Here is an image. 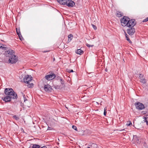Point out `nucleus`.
<instances>
[{
  "instance_id": "nucleus-40",
  "label": "nucleus",
  "mask_w": 148,
  "mask_h": 148,
  "mask_svg": "<svg viewBox=\"0 0 148 148\" xmlns=\"http://www.w3.org/2000/svg\"><path fill=\"white\" fill-rule=\"evenodd\" d=\"M56 77V79H57V80H58V79L60 80V79H59V78L58 77V78H57V77Z\"/></svg>"
},
{
  "instance_id": "nucleus-26",
  "label": "nucleus",
  "mask_w": 148,
  "mask_h": 148,
  "mask_svg": "<svg viewBox=\"0 0 148 148\" xmlns=\"http://www.w3.org/2000/svg\"><path fill=\"white\" fill-rule=\"evenodd\" d=\"M86 45L87 47H92L94 46V45H90L88 43H86Z\"/></svg>"
},
{
  "instance_id": "nucleus-9",
  "label": "nucleus",
  "mask_w": 148,
  "mask_h": 148,
  "mask_svg": "<svg viewBox=\"0 0 148 148\" xmlns=\"http://www.w3.org/2000/svg\"><path fill=\"white\" fill-rule=\"evenodd\" d=\"M56 77V76L53 73H52L51 74H49L46 75L45 77V79L47 80H50L54 79Z\"/></svg>"
},
{
  "instance_id": "nucleus-10",
  "label": "nucleus",
  "mask_w": 148,
  "mask_h": 148,
  "mask_svg": "<svg viewBox=\"0 0 148 148\" xmlns=\"http://www.w3.org/2000/svg\"><path fill=\"white\" fill-rule=\"evenodd\" d=\"M44 89L45 91L48 92H51L52 90V87L49 84L45 85L44 86Z\"/></svg>"
},
{
  "instance_id": "nucleus-3",
  "label": "nucleus",
  "mask_w": 148,
  "mask_h": 148,
  "mask_svg": "<svg viewBox=\"0 0 148 148\" xmlns=\"http://www.w3.org/2000/svg\"><path fill=\"white\" fill-rule=\"evenodd\" d=\"M60 4L66 5L69 7H73L75 5V2L71 0H57Z\"/></svg>"
},
{
  "instance_id": "nucleus-41",
  "label": "nucleus",
  "mask_w": 148,
  "mask_h": 148,
  "mask_svg": "<svg viewBox=\"0 0 148 148\" xmlns=\"http://www.w3.org/2000/svg\"><path fill=\"white\" fill-rule=\"evenodd\" d=\"M130 43H131L132 42L130 40V41H128Z\"/></svg>"
},
{
  "instance_id": "nucleus-5",
  "label": "nucleus",
  "mask_w": 148,
  "mask_h": 148,
  "mask_svg": "<svg viewBox=\"0 0 148 148\" xmlns=\"http://www.w3.org/2000/svg\"><path fill=\"white\" fill-rule=\"evenodd\" d=\"M136 24V22L135 19H130L127 22L126 27H134Z\"/></svg>"
},
{
  "instance_id": "nucleus-8",
  "label": "nucleus",
  "mask_w": 148,
  "mask_h": 148,
  "mask_svg": "<svg viewBox=\"0 0 148 148\" xmlns=\"http://www.w3.org/2000/svg\"><path fill=\"white\" fill-rule=\"evenodd\" d=\"M137 109L139 110H142L145 108L144 105L140 102L136 103L134 104Z\"/></svg>"
},
{
  "instance_id": "nucleus-18",
  "label": "nucleus",
  "mask_w": 148,
  "mask_h": 148,
  "mask_svg": "<svg viewBox=\"0 0 148 148\" xmlns=\"http://www.w3.org/2000/svg\"><path fill=\"white\" fill-rule=\"evenodd\" d=\"M140 81L143 84H145L146 82V80L145 78H143V77L140 79Z\"/></svg>"
},
{
  "instance_id": "nucleus-44",
  "label": "nucleus",
  "mask_w": 148,
  "mask_h": 148,
  "mask_svg": "<svg viewBox=\"0 0 148 148\" xmlns=\"http://www.w3.org/2000/svg\"><path fill=\"white\" fill-rule=\"evenodd\" d=\"M146 19L147 20V21H148V17L147 18H146Z\"/></svg>"
},
{
  "instance_id": "nucleus-42",
  "label": "nucleus",
  "mask_w": 148,
  "mask_h": 148,
  "mask_svg": "<svg viewBox=\"0 0 148 148\" xmlns=\"http://www.w3.org/2000/svg\"><path fill=\"white\" fill-rule=\"evenodd\" d=\"M130 43H131L132 42L130 40V41H128Z\"/></svg>"
},
{
  "instance_id": "nucleus-23",
  "label": "nucleus",
  "mask_w": 148,
  "mask_h": 148,
  "mask_svg": "<svg viewBox=\"0 0 148 148\" xmlns=\"http://www.w3.org/2000/svg\"><path fill=\"white\" fill-rule=\"evenodd\" d=\"M125 36L127 40L128 41H130V39L128 37V35L126 34V33L125 32Z\"/></svg>"
},
{
  "instance_id": "nucleus-19",
  "label": "nucleus",
  "mask_w": 148,
  "mask_h": 148,
  "mask_svg": "<svg viewBox=\"0 0 148 148\" xmlns=\"http://www.w3.org/2000/svg\"><path fill=\"white\" fill-rule=\"evenodd\" d=\"M58 77L59 78V79H60V82L61 84L63 85L64 83V81L62 79V78L60 77H57V78Z\"/></svg>"
},
{
  "instance_id": "nucleus-36",
  "label": "nucleus",
  "mask_w": 148,
  "mask_h": 148,
  "mask_svg": "<svg viewBox=\"0 0 148 148\" xmlns=\"http://www.w3.org/2000/svg\"><path fill=\"white\" fill-rule=\"evenodd\" d=\"M73 72V71L72 69L69 70V72H70V73Z\"/></svg>"
},
{
  "instance_id": "nucleus-6",
  "label": "nucleus",
  "mask_w": 148,
  "mask_h": 148,
  "mask_svg": "<svg viewBox=\"0 0 148 148\" xmlns=\"http://www.w3.org/2000/svg\"><path fill=\"white\" fill-rule=\"evenodd\" d=\"M32 80V77L31 75H25L23 79V81L25 83L29 84Z\"/></svg>"
},
{
  "instance_id": "nucleus-29",
  "label": "nucleus",
  "mask_w": 148,
  "mask_h": 148,
  "mask_svg": "<svg viewBox=\"0 0 148 148\" xmlns=\"http://www.w3.org/2000/svg\"><path fill=\"white\" fill-rule=\"evenodd\" d=\"M144 75L142 74H139V77L140 79L141 78H143V77Z\"/></svg>"
},
{
  "instance_id": "nucleus-34",
  "label": "nucleus",
  "mask_w": 148,
  "mask_h": 148,
  "mask_svg": "<svg viewBox=\"0 0 148 148\" xmlns=\"http://www.w3.org/2000/svg\"><path fill=\"white\" fill-rule=\"evenodd\" d=\"M52 129V128L50 127H48L47 130H51Z\"/></svg>"
},
{
  "instance_id": "nucleus-11",
  "label": "nucleus",
  "mask_w": 148,
  "mask_h": 148,
  "mask_svg": "<svg viewBox=\"0 0 148 148\" xmlns=\"http://www.w3.org/2000/svg\"><path fill=\"white\" fill-rule=\"evenodd\" d=\"M12 97L9 96H6L5 97H2L1 99L6 102H9L11 101L12 99Z\"/></svg>"
},
{
  "instance_id": "nucleus-27",
  "label": "nucleus",
  "mask_w": 148,
  "mask_h": 148,
  "mask_svg": "<svg viewBox=\"0 0 148 148\" xmlns=\"http://www.w3.org/2000/svg\"><path fill=\"white\" fill-rule=\"evenodd\" d=\"M13 117L14 119H15L16 120H18L19 119V118L16 115L14 116H13Z\"/></svg>"
},
{
  "instance_id": "nucleus-16",
  "label": "nucleus",
  "mask_w": 148,
  "mask_h": 148,
  "mask_svg": "<svg viewBox=\"0 0 148 148\" xmlns=\"http://www.w3.org/2000/svg\"><path fill=\"white\" fill-rule=\"evenodd\" d=\"M143 121L144 122H146L147 125H148V116H147L144 117Z\"/></svg>"
},
{
  "instance_id": "nucleus-37",
  "label": "nucleus",
  "mask_w": 148,
  "mask_h": 148,
  "mask_svg": "<svg viewBox=\"0 0 148 148\" xmlns=\"http://www.w3.org/2000/svg\"><path fill=\"white\" fill-rule=\"evenodd\" d=\"M40 148H47V147L45 146H44L42 147H41Z\"/></svg>"
},
{
  "instance_id": "nucleus-4",
  "label": "nucleus",
  "mask_w": 148,
  "mask_h": 148,
  "mask_svg": "<svg viewBox=\"0 0 148 148\" xmlns=\"http://www.w3.org/2000/svg\"><path fill=\"white\" fill-rule=\"evenodd\" d=\"M130 18L128 17L124 16L121 20V25L124 27L126 26Z\"/></svg>"
},
{
  "instance_id": "nucleus-32",
  "label": "nucleus",
  "mask_w": 148,
  "mask_h": 148,
  "mask_svg": "<svg viewBox=\"0 0 148 148\" xmlns=\"http://www.w3.org/2000/svg\"><path fill=\"white\" fill-rule=\"evenodd\" d=\"M33 84L32 83L29 84L27 85V86L29 88H30L31 87V86H32Z\"/></svg>"
},
{
  "instance_id": "nucleus-12",
  "label": "nucleus",
  "mask_w": 148,
  "mask_h": 148,
  "mask_svg": "<svg viewBox=\"0 0 148 148\" xmlns=\"http://www.w3.org/2000/svg\"><path fill=\"white\" fill-rule=\"evenodd\" d=\"M139 139L138 137L136 135L134 136H133L132 141L138 143L139 142Z\"/></svg>"
},
{
  "instance_id": "nucleus-43",
  "label": "nucleus",
  "mask_w": 148,
  "mask_h": 148,
  "mask_svg": "<svg viewBox=\"0 0 148 148\" xmlns=\"http://www.w3.org/2000/svg\"><path fill=\"white\" fill-rule=\"evenodd\" d=\"M55 58H53V61H55Z\"/></svg>"
},
{
  "instance_id": "nucleus-13",
  "label": "nucleus",
  "mask_w": 148,
  "mask_h": 148,
  "mask_svg": "<svg viewBox=\"0 0 148 148\" xmlns=\"http://www.w3.org/2000/svg\"><path fill=\"white\" fill-rule=\"evenodd\" d=\"M73 35L71 34H70L68 35V42H70L71 41L73 38Z\"/></svg>"
},
{
  "instance_id": "nucleus-15",
  "label": "nucleus",
  "mask_w": 148,
  "mask_h": 148,
  "mask_svg": "<svg viewBox=\"0 0 148 148\" xmlns=\"http://www.w3.org/2000/svg\"><path fill=\"white\" fill-rule=\"evenodd\" d=\"M76 53L77 54H81L84 53V51L80 49H79L76 51Z\"/></svg>"
},
{
  "instance_id": "nucleus-45",
  "label": "nucleus",
  "mask_w": 148,
  "mask_h": 148,
  "mask_svg": "<svg viewBox=\"0 0 148 148\" xmlns=\"http://www.w3.org/2000/svg\"><path fill=\"white\" fill-rule=\"evenodd\" d=\"M47 52V51H44V52Z\"/></svg>"
},
{
  "instance_id": "nucleus-21",
  "label": "nucleus",
  "mask_w": 148,
  "mask_h": 148,
  "mask_svg": "<svg viewBox=\"0 0 148 148\" xmlns=\"http://www.w3.org/2000/svg\"><path fill=\"white\" fill-rule=\"evenodd\" d=\"M16 33L18 36H21V33L20 32V30L19 29H17V28H16Z\"/></svg>"
},
{
  "instance_id": "nucleus-31",
  "label": "nucleus",
  "mask_w": 148,
  "mask_h": 148,
  "mask_svg": "<svg viewBox=\"0 0 148 148\" xmlns=\"http://www.w3.org/2000/svg\"><path fill=\"white\" fill-rule=\"evenodd\" d=\"M19 37V38H20V39L21 40H23V37H22L21 35V36H18Z\"/></svg>"
},
{
  "instance_id": "nucleus-25",
  "label": "nucleus",
  "mask_w": 148,
  "mask_h": 148,
  "mask_svg": "<svg viewBox=\"0 0 148 148\" xmlns=\"http://www.w3.org/2000/svg\"><path fill=\"white\" fill-rule=\"evenodd\" d=\"M72 127L73 129H74L75 131H77V128L75 126L73 125L72 126Z\"/></svg>"
},
{
  "instance_id": "nucleus-35",
  "label": "nucleus",
  "mask_w": 148,
  "mask_h": 148,
  "mask_svg": "<svg viewBox=\"0 0 148 148\" xmlns=\"http://www.w3.org/2000/svg\"><path fill=\"white\" fill-rule=\"evenodd\" d=\"M147 20L146 19H144L143 21V22H147Z\"/></svg>"
},
{
  "instance_id": "nucleus-38",
  "label": "nucleus",
  "mask_w": 148,
  "mask_h": 148,
  "mask_svg": "<svg viewBox=\"0 0 148 148\" xmlns=\"http://www.w3.org/2000/svg\"><path fill=\"white\" fill-rule=\"evenodd\" d=\"M108 69L107 68H106L105 69V71H106V72H107L108 71Z\"/></svg>"
},
{
  "instance_id": "nucleus-28",
  "label": "nucleus",
  "mask_w": 148,
  "mask_h": 148,
  "mask_svg": "<svg viewBox=\"0 0 148 148\" xmlns=\"http://www.w3.org/2000/svg\"><path fill=\"white\" fill-rule=\"evenodd\" d=\"M127 123H127L126 124V125L127 126H130L131 125H132V123L130 121H129V122H128Z\"/></svg>"
},
{
  "instance_id": "nucleus-2",
  "label": "nucleus",
  "mask_w": 148,
  "mask_h": 148,
  "mask_svg": "<svg viewBox=\"0 0 148 148\" xmlns=\"http://www.w3.org/2000/svg\"><path fill=\"white\" fill-rule=\"evenodd\" d=\"M4 93L7 95L13 97L12 99H16L18 97L17 94L11 88H5Z\"/></svg>"
},
{
  "instance_id": "nucleus-1",
  "label": "nucleus",
  "mask_w": 148,
  "mask_h": 148,
  "mask_svg": "<svg viewBox=\"0 0 148 148\" xmlns=\"http://www.w3.org/2000/svg\"><path fill=\"white\" fill-rule=\"evenodd\" d=\"M6 57H9L8 62L9 63H15L18 60L17 56L15 55L14 51L12 49L6 50L3 53Z\"/></svg>"
},
{
  "instance_id": "nucleus-39",
  "label": "nucleus",
  "mask_w": 148,
  "mask_h": 148,
  "mask_svg": "<svg viewBox=\"0 0 148 148\" xmlns=\"http://www.w3.org/2000/svg\"><path fill=\"white\" fill-rule=\"evenodd\" d=\"M125 130V129H123L121 130L120 131H124V130Z\"/></svg>"
},
{
  "instance_id": "nucleus-24",
  "label": "nucleus",
  "mask_w": 148,
  "mask_h": 148,
  "mask_svg": "<svg viewBox=\"0 0 148 148\" xmlns=\"http://www.w3.org/2000/svg\"><path fill=\"white\" fill-rule=\"evenodd\" d=\"M106 110H107V108L106 107H105L104 108V113H103L104 115L105 116H106V113H107L106 112Z\"/></svg>"
},
{
  "instance_id": "nucleus-17",
  "label": "nucleus",
  "mask_w": 148,
  "mask_h": 148,
  "mask_svg": "<svg viewBox=\"0 0 148 148\" xmlns=\"http://www.w3.org/2000/svg\"><path fill=\"white\" fill-rule=\"evenodd\" d=\"M3 45L2 44H0V49H1L4 51H5L7 50V47L3 46Z\"/></svg>"
},
{
  "instance_id": "nucleus-30",
  "label": "nucleus",
  "mask_w": 148,
  "mask_h": 148,
  "mask_svg": "<svg viewBox=\"0 0 148 148\" xmlns=\"http://www.w3.org/2000/svg\"><path fill=\"white\" fill-rule=\"evenodd\" d=\"M92 25L94 29L96 30L97 29V27L95 25L92 24Z\"/></svg>"
},
{
  "instance_id": "nucleus-14",
  "label": "nucleus",
  "mask_w": 148,
  "mask_h": 148,
  "mask_svg": "<svg viewBox=\"0 0 148 148\" xmlns=\"http://www.w3.org/2000/svg\"><path fill=\"white\" fill-rule=\"evenodd\" d=\"M123 16V13L120 11H118L117 12L116 16L120 17L122 16Z\"/></svg>"
},
{
  "instance_id": "nucleus-22",
  "label": "nucleus",
  "mask_w": 148,
  "mask_h": 148,
  "mask_svg": "<svg viewBox=\"0 0 148 148\" xmlns=\"http://www.w3.org/2000/svg\"><path fill=\"white\" fill-rule=\"evenodd\" d=\"M40 146L39 145L36 144L34 145L32 148H39Z\"/></svg>"
},
{
  "instance_id": "nucleus-20",
  "label": "nucleus",
  "mask_w": 148,
  "mask_h": 148,
  "mask_svg": "<svg viewBox=\"0 0 148 148\" xmlns=\"http://www.w3.org/2000/svg\"><path fill=\"white\" fill-rule=\"evenodd\" d=\"M91 148H97V145L96 144L93 143L91 145Z\"/></svg>"
},
{
  "instance_id": "nucleus-33",
  "label": "nucleus",
  "mask_w": 148,
  "mask_h": 148,
  "mask_svg": "<svg viewBox=\"0 0 148 148\" xmlns=\"http://www.w3.org/2000/svg\"><path fill=\"white\" fill-rule=\"evenodd\" d=\"M23 97L24 100V102H25L27 100V99L26 98L25 96V95H23Z\"/></svg>"
},
{
  "instance_id": "nucleus-7",
  "label": "nucleus",
  "mask_w": 148,
  "mask_h": 148,
  "mask_svg": "<svg viewBox=\"0 0 148 148\" xmlns=\"http://www.w3.org/2000/svg\"><path fill=\"white\" fill-rule=\"evenodd\" d=\"M129 28L127 30V33L130 36L133 35L135 32V29L134 27Z\"/></svg>"
}]
</instances>
